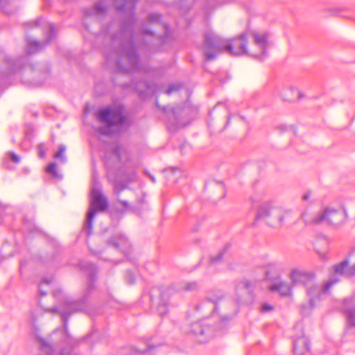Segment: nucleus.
I'll use <instances>...</instances> for the list:
<instances>
[{
  "mask_svg": "<svg viewBox=\"0 0 355 355\" xmlns=\"http://www.w3.org/2000/svg\"><path fill=\"white\" fill-rule=\"evenodd\" d=\"M116 10L123 15L120 31L112 37L113 44H119V49H112L105 53V62L108 67L118 73H128L132 71L144 70L140 64L139 51L145 49L149 51H159L161 44L166 42L168 37V26L162 24V15L158 13L150 15L152 24H157L165 29V35H157L146 26L139 33L135 31V11L137 0H114Z\"/></svg>",
  "mask_w": 355,
  "mask_h": 355,
  "instance_id": "nucleus-1",
  "label": "nucleus"
},
{
  "mask_svg": "<svg viewBox=\"0 0 355 355\" xmlns=\"http://www.w3.org/2000/svg\"><path fill=\"white\" fill-rule=\"evenodd\" d=\"M248 37L247 33H243L232 40H226L211 30L207 31L204 34L203 49L206 60H214L223 51L233 56L246 55L259 60H264L267 56V50L269 46L268 33H252L250 37L253 40V43L249 46Z\"/></svg>",
  "mask_w": 355,
  "mask_h": 355,
  "instance_id": "nucleus-2",
  "label": "nucleus"
},
{
  "mask_svg": "<svg viewBox=\"0 0 355 355\" xmlns=\"http://www.w3.org/2000/svg\"><path fill=\"white\" fill-rule=\"evenodd\" d=\"M332 277L322 286L315 283V275L302 270H295L291 272V279L295 284L302 283L307 287V297L309 302L301 306V313L308 315L320 302L322 296L327 293L331 287L340 281V277H349L355 275V263L349 266L348 260L335 264L332 267Z\"/></svg>",
  "mask_w": 355,
  "mask_h": 355,
  "instance_id": "nucleus-3",
  "label": "nucleus"
},
{
  "mask_svg": "<svg viewBox=\"0 0 355 355\" xmlns=\"http://www.w3.org/2000/svg\"><path fill=\"white\" fill-rule=\"evenodd\" d=\"M80 268L83 270L88 271V278L87 283V288L83 296L78 300H72L69 297L63 294L60 288L55 289L53 291V296L62 303L61 308L58 309L54 307L51 310V312H59L61 315L63 321L64 330L63 331L64 342L71 343V338L67 330V321L69 316L76 312L83 311L87 304V300L89 294L94 289V282L96 279V267L92 263H81Z\"/></svg>",
  "mask_w": 355,
  "mask_h": 355,
  "instance_id": "nucleus-4",
  "label": "nucleus"
},
{
  "mask_svg": "<svg viewBox=\"0 0 355 355\" xmlns=\"http://www.w3.org/2000/svg\"><path fill=\"white\" fill-rule=\"evenodd\" d=\"M124 106L122 104H114L98 110L96 117L101 122L106 123L98 128V132L103 135H110L113 128L122 129L130 125V121L123 114Z\"/></svg>",
  "mask_w": 355,
  "mask_h": 355,
  "instance_id": "nucleus-5",
  "label": "nucleus"
},
{
  "mask_svg": "<svg viewBox=\"0 0 355 355\" xmlns=\"http://www.w3.org/2000/svg\"><path fill=\"white\" fill-rule=\"evenodd\" d=\"M107 198L102 193V189L97 179L94 177L91 187V207L88 211L87 220L83 227V232L89 236L92 232V221L96 211H105L107 209Z\"/></svg>",
  "mask_w": 355,
  "mask_h": 355,
  "instance_id": "nucleus-6",
  "label": "nucleus"
},
{
  "mask_svg": "<svg viewBox=\"0 0 355 355\" xmlns=\"http://www.w3.org/2000/svg\"><path fill=\"white\" fill-rule=\"evenodd\" d=\"M291 209L275 207L271 203L263 204L258 210L257 219L263 220L270 227L280 228L292 218Z\"/></svg>",
  "mask_w": 355,
  "mask_h": 355,
  "instance_id": "nucleus-7",
  "label": "nucleus"
},
{
  "mask_svg": "<svg viewBox=\"0 0 355 355\" xmlns=\"http://www.w3.org/2000/svg\"><path fill=\"white\" fill-rule=\"evenodd\" d=\"M231 319L232 318L229 316H223L217 329L211 327L205 320H200L191 324V331L199 343H206L211 338L219 335Z\"/></svg>",
  "mask_w": 355,
  "mask_h": 355,
  "instance_id": "nucleus-8",
  "label": "nucleus"
},
{
  "mask_svg": "<svg viewBox=\"0 0 355 355\" xmlns=\"http://www.w3.org/2000/svg\"><path fill=\"white\" fill-rule=\"evenodd\" d=\"M306 212H303L301 214L302 219L304 220L306 224L311 223H320L325 222L334 225H338L343 223L347 218V214L345 209H335L331 207H327L324 211L319 213L311 220L306 218Z\"/></svg>",
  "mask_w": 355,
  "mask_h": 355,
  "instance_id": "nucleus-9",
  "label": "nucleus"
},
{
  "mask_svg": "<svg viewBox=\"0 0 355 355\" xmlns=\"http://www.w3.org/2000/svg\"><path fill=\"white\" fill-rule=\"evenodd\" d=\"M197 288L196 282H182L177 287L171 286L165 290H162L160 293V303L157 309V311L161 317H164L167 313L166 306L168 303L169 295L175 291H193Z\"/></svg>",
  "mask_w": 355,
  "mask_h": 355,
  "instance_id": "nucleus-10",
  "label": "nucleus"
},
{
  "mask_svg": "<svg viewBox=\"0 0 355 355\" xmlns=\"http://www.w3.org/2000/svg\"><path fill=\"white\" fill-rule=\"evenodd\" d=\"M46 26L49 27V32L44 43H41L39 41L31 39L30 37L27 38L28 53H35L42 51L54 39L55 37V33L54 31L53 25L46 22Z\"/></svg>",
  "mask_w": 355,
  "mask_h": 355,
  "instance_id": "nucleus-11",
  "label": "nucleus"
},
{
  "mask_svg": "<svg viewBox=\"0 0 355 355\" xmlns=\"http://www.w3.org/2000/svg\"><path fill=\"white\" fill-rule=\"evenodd\" d=\"M290 277H291V275H290ZM291 279H292L291 278ZM291 282H293V280H291ZM299 284H302L307 290V287L302 283H299L294 285L293 282H292L291 286L288 283L279 279L272 283L268 286V288L271 292L278 293L280 295L289 296L292 294V287Z\"/></svg>",
  "mask_w": 355,
  "mask_h": 355,
  "instance_id": "nucleus-12",
  "label": "nucleus"
},
{
  "mask_svg": "<svg viewBox=\"0 0 355 355\" xmlns=\"http://www.w3.org/2000/svg\"><path fill=\"white\" fill-rule=\"evenodd\" d=\"M131 87H133L138 93L140 98H146L155 94L157 92L155 86L146 80H141L138 83L132 82Z\"/></svg>",
  "mask_w": 355,
  "mask_h": 355,
  "instance_id": "nucleus-13",
  "label": "nucleus"
},
{
  "mask_svg": "<svg viewBox=\"0 0 355 355\" xmlns=\"http://www.w3.org/2000/svg\"><path fill=\"white\" fill-rule=\"evenodd\" d=\"M108 245L114 248L119 250L124 254H126L130 248V244L126 236L121 233H116L108 241Z\"/></svg>",
  "mask_w": 355,
  "mask_h": 355,
  "instance_id": "nucleus-14",
  "label": "nucleus"
},
{
  "mask_svg": "<svg viewBox=\"0 0 355 355\" xmlns=\"http://www.w3.org/2000/svg\"><path fill=\"white\" fill-rule=\"evenodd\" d=\"M343 309L347 315L348 327H355V297L345 299Z\"/></svg>",
  "mask_w": 355,
  "mask_h": 355,
  "instance_id": "nucleus-15",
  "label": "nucleus"
},
{
  "mask_svg": "<svg viewBox=\"0 0 355 355\" xmlns=\"http://www.w3.org/2000/svg\"><path fill=\"white\" fill-rule=\"evenodd\" d=\"M106 12L107 7L105 5V1L103 0L96 3L92 8L86 9L85 14L88 17L101 18L106 14Z\"/></svg>",
  "mask_w": 355,
  "mask_h": 355,
  "instance_id": "nucleus-16",
  "label": "nucleus"
},
{
  "mask_svg": "<svg viewBox=\"0 0 355 355\" xmlns=\"http://www.w3.org/2000/svg\"><path fill=\"white\" fill-rule=\"evenodd\" d=\"M280 95L283 100L288 101H294L303 97L302 92L295 86L284 88Z\"/></svg>",
  "mask_w": 355,
  "mask_h": 355,
  "instance_id": "nucleus-17",
  "label": "nucleus"
},
{
  "mask_svg": "<svg viewBox=\"0 0 355 355\" xmlns=\"http://www.w3.org/2000/svg\"><path fill=\"white\" fill-rule=\"evenodd\" d=\"M309 350V342L305 336H302L294 341L293 352L295 355H304V352Z\"/></svg>",
  "mask_w": 355,
  "mask_h": 355,
  "instance_id": "nucleus-18",
  "label": "nucleus"
},
{
  "mask_svg": "<svg viewBox=\"0 0 355 355\" xmlns=\"http://www.w3.org/2000/svg\"><path fill=\"white\" fill-rule=\"evenodd\" d=\"M26 60V57H20L16 59H13L11 57L6 58V63L8 67V73H15L19 71L24 64V60Z\"/></svg>",
  "mask_w": 355,
  "mask_h": 355,
  "instance_id": "nucleus-19",
  "label": "nucleus"
},
{
  "mask_svg": "<svg viewBox=\"0 0 355 355\" xmlns=\"http://www.w3.org/2000/svg\"><path fill=\"white\" fill-rule=\"evenodd\" d=\"M137 179V173L134 171L132 172L126 178L125 182H121L116 181L114 184V191L115 193L119 194L125 188H126L128 183L135 181Z\"/></svg>",
  "mask_w": 355,
  "mask_h": 355,
  "instance_id": "nucleus-20",
  "label": "nucleus"
},
{
  "mask_svg": "<svg viewBox=\"0 0 355 355\" xmlns=\"http://www.w3.org/2000/svg\"><path fill=\"white\" fill-rule=\"evenodd\" d=\"M178 108H174L171 111V116H169L168 121L170 124H168V128L171 130H175L183 126V124L178 119Z\"/></svg>",
  "mask_w": 355,
  "mask_h": 355,
  "instance_id": "nucleus-21",
  "label": "nucleus"
},
{
  "mask_svg": "<svg viewBox=\"0 0 355 355\" xmlns=\"http://www.w3.org/2000/svg\"><path fill=\"white\" fill-rule=\"evenodd\" d=\"M219 300V298H208L206 302L202 304V306L209 308L211 310V313H214L217 309V303Z\"/></svg>",
  "mask_w": 355,
  "mask_h": 355,
  "instance_id": "nucleus-22",
  "label": "nucleus"
},
{
  "mask_svg": "<svg viewBox=\"0 0 355 355\" xmlns=\"http://www.w3.org/2000/svg\"><path fill=\"white\" fill-rule=\"evenodd\" d=\"M65 150L66 146L64 144H60L58 152L54 155V158L60 159V161L63 164L67 162V157L64 155Z\"/></svg>",
  "mask_w": 355,
  "mask_h": 355,
  "instance_id": "nucleus-23",
  "label": "nucleus"
},
{
  "mask_svg": "<svg viewBox=\"0 0 355 355\" xmlns=\"http://www.w3.org/2000/svg\"><path fill=\"white\" fill-rule=\"evenodd\" d=\"M46 171L47 173H51L53 175V176L55 178H59V179L62 178V175L60 174H59V173L56 170L55 163L53 162V163L49 164L46 167Z\"/></svg>",
  "mask_w": 355,
  "mask_h": 355,
  "instance_id": "nucleus-24",
  "label": "nucleus"
},
{
  "mask_svg": "<svg viewBox=\"0 0 355 355\" xmlns=\"http://www.w3.org/2000/svg\"><path fill=\"white\" fill-rule=\"evenodd\" d=\"M52 282H53L52 278H50V279L45 278V279H42V281L41 282V283L39 285V292L41 295L44 296L46 295V291H45L44 290L43 286H49L51 285V284L52 283Z\"/></svg>",
  "mask_w": 355,
  "mask_h": 355,
  "instance_id": "nucleus-25",
  "label": "nucleus"
},
{
  "mask_svg": "<svg viewBox=\"0 0 355 355\" xmlns=\"http://www.w3.org/2000/svg\"><path fill=\"white\" fill-rule=\"evenodd\" d=\"M182 87V85L180 83L171 84L168 86V89L166 91V93L168 95H170L173 92L179 90Z\"/></svg>",
  "mask_w": 355,
  "mask_h": 355,
  "instance_id": "nucleus-26",
  "label": "nucleus"
},
{
  "mask_svg": "<svg viewBox=\"0 0 355 355\" xmlns=\"http://www.w3.org/2000/svg\"><path fill=\"white\" fill-rule=\"evenodd\" d=\"M112 156L116 159V161L120 162L121 159V147L119 146H116L112 151Z\"/></svg>",
  "mask_w": 355,
  "mask_h": 355,
  "instance_id": "nucleus-27",
  "label": "nucleus"
},
{
  "mask_svg": "<svg viewBox=\"0 0 355 355\" xmlns=\"http://www.w3.org/2000/svg\"><path fill=\"white\" fill-rule=\"evenodd\" d=\"M274 309V307L267 303H263L261 306V313H267L270 312Z\"/></svg>",
  "mask_w": 355,
  "mask_h": 355,
  "instance_id": "nucleus-28",
  "label": "nucleus"
},
{
  "mask_svg": "<svg viewBox=\"0 0 355 355\" xmlns=\"http://www.w3.org/2000/svg\"><path fill=\"white\" fill-rule=\"evenodd\" d=\"M38 155L40 158L45 157L46 148L44 144H40L37 146Z\"/></svg>",
  "mask_w": 355,
  "mask_h": 355,
  "instance_id": "nucleus-29",
  "label": "nucleus"
},
{
  "mask_svg": "<svg viewBox=\"0 0 355 355\" xmlns=\"http://www.w3.org/2000/svg\"><path fill=\"white\" fill-rule=\"evenodd\" d=\"M223 252H220L217 256L211 257V266L218 263L223 258Z\"/></svg>",
  "mask_w": 355,
  "mask_h": 355,
  "instance_id": "nucleus-30",
  "label": "nucleus"
},
{
  "mask_svg": "<svg viewBox=\"0 0 355 355\" xmlns=\"http://www.w3.org/2000/svg\"><path fill=\"white\" fill-rule=\"evenodd\" d=\"M10 159L15 164H18L20 162V157L14 153H8Z\"/></svg>",
  "mask_w": 355,
  "mask_h": 355,
  "instance_id": "nucleus-31",
  "label": "nucleus"
},
{
  "mask_svg": "<svg viewBox=\"0 0 355 355\" xmlns=\"http://www.w3.org/2000/svg\"><path fill=\"white\" fill-rule=\"evenodd\" d=\"M125 279L129 284H133L135 282V276L130 271L126 272Z\"/></svg>",
  "mask_w": 355,
  "mask_h": 355,
  "instance_id": "nucleus-32",
  "label": "nucleus"
},
{
  "mask_svg": "<svg viewBox=\"0 0 355 355\" xmlns=\"http://www.w3.org/2000/svg\"><path fill=\"white\" fill-rule=\"evenodd\" d=\"M10 0H0V8L5 12L8 13L6 6L10 3Z\"/></svg>",
  "mask_w": 355,
  "mask_h": 355,
  "instance_id": "nucleus-33",
  "label": "nucleus"
},
{
  "mask_svg": "<svg viewBox=\"0 0 355 355\" xmlns=\"http://www.w3.org/2000/svg\"><path fill=\"white\" fill-rule=\"evenodd\" d=\"M242 284H243V286L248 289V290H250V288H252V283L249 281V280H247V279H245Z\"/></svg>",
  "mask_w": 355,
  "mask_h": 355,
  "instance_id": "nucleus-34",
  "label": "nucleus"
},
{
  "mask_svg": "<svg viewBox=\"0 0 355 355\" xmlns=\"http://www.w3.org/2000/svg\"><path fill=\"white\" fill-rule=\"evenodd\" d=\"M289 127L286 125H279L277 127V129L279 130V132H286L288 130Z\"/></svg>",
  "mask_w": 355,
  "mask_h": 355,
  "instance_id": "nucleus-35",
  "label": "nucleus"
},
{
  "mask_svg": "<svg viewBox=\"0 0 355 355\" xmlns=\"http://www.w3.org/2000/svg\"><path fill=\"white\" fill-rule=\"evenodd\" d=\"M311 195V193L310 191H306L305 193L303 194L302 198L304 201H307L310 199Z\"/></svg>",
  "mask_w": 355,
  "mask_h": 355,
  "instance_id": "nucleus-36",
  "label": "nucleus"
},
{
  "mask_svg": "<svg viewBox=\"0 0 355 355\" xmlns=\"http://www.w3.org/2000/svg\"><path fill=\"white\" fill-rule=\"evenodd\" d=\"M42 22H43V19L42 18H39L35 21H34V25L35 26H40L42 24Z\"/></svg>",
  "mask_w": 355,
  "mask_h": 355,
  "instance_id": "nucleus-37",
  "label": "nucleus"
},
{
  "mask_svg": "<svg viewBox=\"0 0 355 355\" xmlns=\"http://www.w3.org/2000/svg\"><path fill=\"white\" fill-rule=\"evenodd\" d=\"M119 202L125 209H128L129 208V204H128V201H126V200H119Z\"/></svg>",
  "mask_w": 355,
  "mask_h": 355,
  "instance_id": "nucleus-38",
  "label": "nucleus"
},
{
  "mask_svg": "<svg viewBox=\"0 0 355 355\" xmlns=\"http://www.w3.org/2000/svg\"><path fill=\"white\" fill-rule=\"evenodd\" d=\"M146 175L149 176L153 183H155V178L153 175H150L148 173H146Z\"/></svg>",
  "mask_w": 355,
  "mask_h": 355,
  "instance_id": "nucleus-39",
  "label": "nucleus"
},
{
  "mask_svg": "<svg viewBox=\"0 0 355 355\" xmlns=\"http://www.w3.org/2000/svg\"><path fill=\"white\" fill-rule=\"evenodd\" d=\"M266 279H270V272L269 270H266Z\"/></svg>",
  "mask_w": 355,
  "mask_h": 355,
  "instance_id": "nucleus-40",
  "label": "nucleus"
},
{
  "mask_svg": "<svg viewBox=\"0 0 355 355\" xmlns=\"http://www.w3.org/2000/svg\"><path fill=\"white\" fill-rule=\"evenodd\" d=\"M5 211V207L0 203V215Z\"/></svg>",
  "mask_w": 355,
  "mask_h": 355,
  "instance_id": "nucleus-41",
  "label": "nucleus"
},
{
  "mask_svg": "<svg viewBox=\"0 0 355 355\" xmlns=\"http://www.w3.org/2000/svg\"><path fill=\"white\" fill-rule=\"evenodd\" d=\"M60 331L59 330H56L55 331L53 332V334H51V337H53V336H55L57 335V334H58V332H60Z\"/></svg>",
  "mask_w": 355,
  "mask_h": 355,
  "instance_id": "nucleus-42",
  "label": "nucleus"
},
{
  "mask_svg": "<svg viewBox=\"0 0 355 355\" xmlns=\"http://www.w3.org/2000/svg\"><path fill=\"white\" fill-rule=\"evenodd\" d=\"M110 30H105V31H104V30H103V31H102V34H103V35H104V34H107V35H108V34H110Z\"/></svg>",
  "mask_w": 355,
  "mask_h": 355,
  "instance_id": "nucleus-43",
  "label": "nucleus"
},
{
  "mask_svg": "<svg viewBox=\"0 0 355 355\" xmlns=\"http://www.w3.org/2000/svg\"><path fill=\"white\" fill-rule=\"evenodd\" d=\"M207 1L208 6L212 4L215 1V0H207Z\"/></svg>",
  "mask_w": 355,
  "mask_h": 355,
  "instance_id": "nucleus-44",
  "label": "nucleus"
},
{
  "mask_svg": "<svg viewBox=\"0 0 355 355\" xmlns=\"http://www.w3.org/2000/svg\"><path fill=\"white\" fill-rule=\"evenodd\" d=\"M162 110H163V111H164V113H167L168 110H167V108H166V107H163V108H162Z\"/></svg>",
  "mask_w": 355,
  "mask_h": 355,
  "instance_id": "nucleus-45",
  "label": "nucleus"
},
{
  "mask_svg": "<svg viewBox=\"0 0 355 355\" xmlns=\"http://www.w3.org/2000/svg\"><path fill=\"white\" fill-rule=\"evenodd\" d=\"M230 116H228V119H227V121L226 125H227L230 123Z\"/></svg>",
  "mask_w": 355,
  "mask_h": 355,
  "instance_id": "nucleus-46",
  "label": "nucleus"
},
{
  "mask_svg": "<svg viewBox=\"0 0 355 355\" xmlns=\"http://www.w3.org/2000/svg\"><path fill=\"white\" fill-rule=\"evenodd\" d=\"M23 268V263L21 261L20 262V270H21Z\"/></svg>",
  "mask_w": 355,
  "mask_h": 355,
  "instance_id": "nucleus-47",
  "label": "nucleus"
}]
</instances>
